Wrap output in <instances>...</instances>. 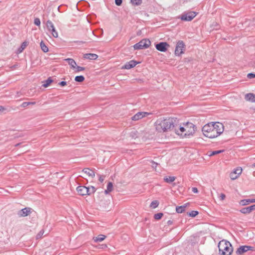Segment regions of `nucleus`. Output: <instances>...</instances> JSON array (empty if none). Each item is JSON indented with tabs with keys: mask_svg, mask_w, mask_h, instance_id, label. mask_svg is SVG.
Returning <instances> with one entry per match:
<instances>
[{
	"mask_svg": "<svg viewBox=\"0 0 255 255\" xmlns=\"http://www.w3.org/2000/svg\"><path fill=\"white\" fill-rule=\"evenodd\" d=\"M185 45L184 43L182 40H179L176 44L175 54L176 55L180 56L184 53L183 49L185 48Z\"/></svg>",
	"mask_w": 255,
	"mask_h": 255,
	"instance_id": "7",
	"label": "nucleus"
},
{
	"mask_svg": "<svg viewBox=\"0 0 255 255\" xmlns=\"http://www.w3.org/2000/svg\"><path fill=\"white\" fill-rule=\"evenodd\" d=\"M74 42L77 43H85V42H84L83 41H74Z\"/></svg>",
	"mask_w": 255,
	"mask_h": 255,
	"instance_id": "55",
	"label": "nucleus"
},
{
	"mask_svg": "<svg viewBox=\"0 0 255 255\" xmlns=\"http://www.w3.org/2000/svg\"><path fill=\"white\" fill-rule=\"evenodd\" d=\"M163 214L162 213H158L154 215V219L156 220H159L163 217Z\"/></svg>",
	"mask_w": 255,
	"mask_h": 255,
	"instance_id": "35",
	"label": "nucleus"
},
{
	"mask_svg": "<svg viewBox=\"0 0 255 255\" xmlns=\"http://www.w3.org/2000/svg\"><path fill=\"white\" fill-rule=\"evenodd\" d=\"M202 131L206 137L214 138L223 133L224 126L219 122H211L204 125L202 128Z\"/></svg>",
	"mask_w": 255,
	"mask_h": 255,
	"instance_id": "1",
	"label": "nucleus"
},
{
	"mask_svg": "<svg viewBox=\"0 0 255 255\" xmlns=\"http://www.w3.org/2000/svg\"><path fill=\"white\" fill-rule=\"evenodd\" d=\"M224 151V150H215V151H208V155L209 156H214L215 155L221 153Z\"/></svg>",
	"mask_w": 255,
	"mask_h": 255,
	"instance_id": "30",
	"label": "nucleus"
},
{
	"mask_svg": "<svg viewBox=\"0 0 255 255\" xmlns=\"http://www.w3.org/2000/svg\"><path fill=\"white\" fill-rule=\"evenodd\" d=\"M253 203H254V199H243L239 202L240 204L242 206H246Z\"/></svg>",
	"mask_w": 255,
	"mask_h": 255,
	"instance_id": "18",
	"label": "nucleus"
},
{
	"mask_svg": "<svg viewBox=\"0 0 255 255\" xmlns=\"http://www.w3.org/2000/svg\"><path fill=\"white\" fill-rule=\"evenodd\" d=\"M242 168L240 167H237L234 171L230 174V177L232 179H237L239 175L242 173Z\"/></svg>",
	"mask_w": 255,
	"mask_h": 255,
	"instance_id": "12",
	"label": "nucleus"
},
{
	"mask_svg": "<svg viewBox=\"0 0 255 255\" xmlns=\"http://www.w3.org/2000/svg\"><path fill=\"white\" fill-rule=\"evenodd\" d=\"M141 114L142 116L144 115V117L149 115V113L147 112H141Z\"/></svg>",
	"mask_w": 255,
	"mask_h": 255,
	"instance_id": "53",
	"label": "nucleus"
},
{
	"mask_svg": "<svg viewBox=\"0 0 255 255\" xmlns=\"http://www.w3.org/2000/svg\"><path fill=\"white\" fill-rule=\"evenodd\" d=\"M197 15L195 11H189L183 13L180 16V19L182 21H191Z\"/></svg>",
	"mask_w": 255,
	"mask_h": 255,
	"instance_id": "6",
	"label": "nucleus"
},
{
	"mask_svg": "<svg viewBox=\"0 0 255 255\" xmlns=\"http://www.w3.org/2000/svg\"><path fill=\"white\" fill-rule=\"evenodd\" d=\"M107 189L109 191H112L113 190V184L112 182H109L107 185Z\"/></svg>",
	"mask_w": 255,
	"mask_h": 255,
	"instance_id": "38",
	"label": "nucleus"
},
{
	"mask_svg": "<svg viewBox=\"0 0 255 255\" xmlns=\"http://www.w3.org/2000/svg\"><path fill=\"white\" fill-rule=\"evenodd\" d=\"M254 203H255V199H254Z\"/></svg>",
	"mask_w": 255,
	"mask_h": 255,
	"instance_id": "60",
	"label": "nucleus"
},
{
	"mask_svg": "<svg viewBox=\"0 0 255 255\" xmlns=\"http://www.w3.org/2000/svg\"><path fill=\"white\" fill-rule=\"evenodd\" d=\"M186 132L184 133V137L193 135L195 131V126L191 123L187 122L185 124Z\"/></svg>",
	"mask_w": 255,
	"mask_h": 255,
	"instance_id": "5",
	"label": "nucleus"
},
{
	"mask_svg": "<svg viewBox=\"0 0 255 255\" xmlns=\"http://www.w3.org/2000/svg\"><path fill=\"white\" fill-rule=\"evenodd\" d=\"M101 247L100 248H101V249H105V248H107V245H106V244H103V245H101Z\"/></svg>",
	"mask_w": 255,
	"mask_h": 255,
	"instance_id": "51",
	"label": "nucleus"
},
{
	"mask_svg": "<svg viewBox=\"0 0 255 255\" xmlns=\"http://www.w3.org/2000/svg\"><path fill=\"white\" fill-rule=\"evenodd\" d=\"M247 77L249 79H252L255 78V73H250L248 74Z\"/></svg>",
	"mask_w": 255,
	"mask_h": 255,
	"instance_id": "43",
	"label": "nucleus"
},
{
	"mask_svg": "<svg viewBox=\"0 0 255 255\" xmlns=\"http://www.w3.org/2000/svg\"><path fill=\"white\" fill-rule=\"evenodd\" d=\"M77 191L79 195H87V187L85 186H79L77 187Z\"/></svg>",
	"mask_w": 255,
	"mask_h": 255,
	"instance_id": "14",
	"label": "nucleus"
},
{
	"mask_svg": "<svg viewBox=\"0 0 255 255\" xmlns=\"http://www.w3.org/2000/svg\"><path fill=\"white\" fill-rule=\"evenodd\" d=\"M151 45V42L149 39H143L139 42L136 43L133 45V48L135 50H140L146 49L148 48Z\"/></svg>",
	"mask_w": 255,
	"mask_h": 255,
	"instance_id": "4",
	"label": "nucleus"
},
{
	"mask_svg": "<svg viewBox=\"0 0 255 255\" xmlns=\"http://www.w3.org/2000/svg\"><path fill=\"white\" fill-rule=\"evenodd\" d=\"M245 99L247 101L255 103V94L253 93H248L245 95Z\"/></svg>",
	"mask_w": 255,
	"mask_h": 255,
	"instance_id": "17",
	"label": "nucleus"
},
{
	"mask_svg": "<svg viewBox=\"0 0 255 255\" xmlns=\"http://www.w3.org/2000/svg\"><path fill=\"white\" fill-rule=\"evenodd\" d=\"M253 248L254 247L249 246H241L238 248L236 253L237 254H242L250 250L253 251Z\"/></svg>",
	"mask_w": 255,
	"mask_h": 255,
	"instance_id": "10",
	"label": "nucleus"
},
{
	"mask_svg": "<svg viewBox=\"0 0 255 255\" xmlns=\"http://www.w3.org/2000/svg\"><path fill=\"white\" fill-rule=\"evenodd\" d=\"M28 45V42L27 41H24L23 42L20 46L17 49V53H20L22 52V51L26 47V46Z\"/></svg>",
	"mask_w": 255,
	"mask_h": 255,
	"instance_id": "19",
	"label": "nucleus"
},
{
	"mask_svg": "<svg viewBox=\"0 0 255 255\" xmlns=\"http://www.w3.org/2000/svg\"><path fill=\"white\" fill-rule=\"evenodd\" d=\"M60 86L63 87L67 85V82L66 81H61L58 84Z\"/></svg>",
	"mask_w": 255,
	"mask_h": 255,
	"instance_id": "46",
	"label": "nucleus"
},
{
	"mask_svg": "<svg viewBox=\"0 0 255 255\" xmlns=\"http://www.w3.org/2000/svg\"><path fill=\"white\" fill-rule=\"evenodd\" d=\"M218 248L220 255H231L233 252L231 244L227 241H220L218 244Z\"/></svg>",
	"mask_w": 255,
	"mask_h": 255,
	"instance_id": "3",
	"label": "nucleus"
},
{
	"mask_svg": "<svg viewBox=\"0 0 255 255\" xmlns=\"http://www.w3.org/2000/svg\"><path fill=\"white\" fill-rule=\"evenodd\" d=\"M32 209L29 207H25L18 211L17 215L19 217H26L31 213Z\"/></svg>",
	"mask_w": 255,
	"mask_h": 255,
	"instance_id": "9",
	"label": "nucleus"
},
{
	"mask_svg": "<svg viewBox=\"0 0 255 255\" xmlns=\"http://www.w3.org/2000/svg\"><path fill=\"white\" fill-rule=\"evenodd\" d=\"M174 128L176 133L184 137V133L186 132L185 124H184V127L180 126L178 130H177L176 127Z\"/></svg>",
	"mask_w": 255,
	"mask_h": 255,
	"instance_id": "15",
	"label": "nucleus"
},
{
	"mask_svg": "<svg viewBox=\"0 0 255 255\" xmlns=\"http://www.w3.org/2000/svg\"><path fill=\"white\" fill-rule=\"evenodd\" d=\"M44 233L43 230H41L36 236V239L38 240L40 239Z\"/></svg>",
	"mask_w": 255,
	"mask_h": 255,
	"instance_id": "40",
	"label": "nucleus"
},
{
	"mask_svg": "<svg viewBox=\"0 0 255 255\" xmlns=\"http://www.w3.org/2000/svg\"><path fill=\"white\" fill-rule=\"evenodd\" d=\"M159 205V202L157 200H154L152 201L150 205V207L154 209L156 208Z\"/></svg>",
	"mask_w": 255,
	"mask_h": 255,
	"instance_id": "36",
	"label": "nucleus"
},
{
	"mask_svg": "<svg viewBox=\"0 0 255 255\" xmlns=\"http://www.w3.org/2000/svg\"><path fill=\"white\" fill-rule=\"evenodd\" d=\"M220 200H224L226 198V195L224 193H221L220 196Z\"/></svg>",
	"mask_w": 255,
	"mask_h": 255,
	"instance_id": "47",
	"label": "nucleus"
},
{
	"mask_svg": "<svg viewBox=\"0 0 255 255\" xmlns=\"http://www.w3.org/2000/svg\"><path fill=\"white\" fill-rule=\"evenodd\" d=\"M76 72H79V71H84L85 69V67H81V66H77L76 67Z\"/></svg>",
	"mask_w": 255,
	"mask_h": 255,
	"instance_id": "42",
	"label": "nucleus"
},
{
	"mask_svg": "<svg viewBox=\"0 0 255 255\" xmlns=\"http://www.w3.org/2000/svg\"><path fill=\"white\" fill-rule=\"evenodd\" d=\"M115 4L117 6H121L123 2V0H115Z\"/></svg>",
	"mask_w": 255,
	"mask_h": 255,
	"instance_id": "44",
	"label": "nucleus"
},
{
	"mask_svg": "<svg viewBox=\"0 0 255 255\" xmlns=\"http://www.w3.org/2000/svg\"><path fill=\"white\" fill-rule=\"evenodd\" d=\"M106 238V236L104 235H99L97 237H94L93 238V241L95 243L102 242Z\"/></svg>",
	"mask_w": 255,
	"mask_h": 255,
	"instance_id": "21",
	"label": "nucleus"
},
{
	"mask_svg": "<svg viewBox=\"0 0 255 255\" xmlns=\"http://www.w3.org/2000/svg\"><path fill=\"white\" fill-rule=\"evenodd\" d=\"M65 60L68 62L69 65H70L71 68L72 69H74L76 68V66L77 64L75 61L72 58H67L65 59Z\"/></svg>",
	"mask_w": 255,
	"mask_h": 255,
	"instance_id": "20",
	"label": "nucleus"
},
{
	"mask_svg": "<svg viewBox=\"0 0 255 255\" xmlns=\"http://www.w3.org/2000/svg\"><path fill=\"white\" fill-rule=\"evenodd\" d=\"M50 32H51L52 36L55 37V38H57L58 37V32H57V31L56 30L55 28H54V29L52 30H50L49 31Z\"/></svg>",
	"mask_w": 255,
	"mask_h": 255,
	"instance_id": "39",
	"label": "nucleus"
},
{
	"mask_svg": "<svg viewBox=\"0 0 255 255\" xmlns=\"http://www.w3.org/2000/svg\"><path fill=\"white\" fill-rule=\"evenodd\" d=\"M96 191V188L91 186V187H87V192L88 193L87 195H91L92 194L94 193Z\"/></svg>",
	"mask_w": 255,
	"mask_h": 255,
	"instance_id": "28",
	"label": "nucleus"
},
{
	"mask_svg": "<svg viewBox=\"0 0 255 255\" xmlns=\"http://www.w3.org/2000/svg\"><path fill=\"white\" fill-rule=\"evenodd\" d=\"M253 175L255 176V171L253 172Z\"/></svg>",
	"mask_w": 255,
	"mask_h": 255,
	"instance_id": "59",
	"label": "nucleus"
},
{
	"mask_svg": "<svg viewBox=\"0 0 255 255\" xmlns=\"http://www.w3.org/2000/svg\"><path fill=\"white\" fill-rule=\"evenodd\" d=\"M40 45V47H41L42 50L44 52H47L48 51V48L45 45V44L44 43V42L43 41H41Z\"/></svg>",
	"mask_w": 255,
	"mask_h": 255,
	"instance_id": "31",
	"label": "nucleus"
},
{
	"mask_svg": "<svg viewBox=\"0 0 255 255\" xmlns=\"http://www.w3.org/2000/svg\"><path fill=\"white\" fill-rule=\"evenodd\" d=\"M167 224L168 226H170L173 224V222L171 220H169L167 221Z\"/></svg>",
	"mask_w": 255,
	"mask_h": 255,
	"instance_id": "52",
	"label": "nucleus"
},
{
	"mask_svg": "<svg viewBox=\"0 0 255 255\" xmlns=\"http://www.w3.org/2000/svg\"><path fill=\"white\" fill-rule=\"evenodd\" d=\"M35 104H36L35 102H23L22 103V104L21 105V107H22L23 108H26L29 105H34Z\"/></svg>",
	"mask_w": 255,
	"mask_h": 255,
	"instance_id": "33",
	"label": "nucleus"
},
{
	"mask_svg": "<svg viewBox=\"0 0 255 255\" xmlns=\"http://www.w3.org/2000/svg\"><path fill=\"white\" fill-rule=\"evenodd\" d=\"M199 214V212L197 211H192L191 212L188 213V215L189 217H195Z\"/></svg>",
	"mask_w": 255,
	"mask_h": 255,
	"instance_id": "37",
	"label": "nucleus"
},
{
	"mask_svg": "<svg viewBox=\"0 0 255 255\" xmlns=\"http://www.w3.org/2000/svg\"><path fill=\"white\" fill-rule=\"evenodd\" d=\"M83 172L88 174L89 176L94 177L95 176V172L92 170L88 168H84L83 169Z\"/></svg>",
	"mask_w": 255,
	"mask_h": 255,
	"instance_id": "22",
	"label": "nucleus"
},
{
	"mask_svg": "<svg viewBox=\"0 0 255 255\" xmlns=\"http://www.w3.org/2000/svg\"><path fill=\"white\" fill-rule=\"evenodd\" d=\"M130 2L133 5L138 6L142 3V0H130Z\"/></svg>",
	"mask_w": 255,
	"mask_h": 255,
	"instance_id": "34",
	"label": "nucleus"
},
{
	"mask_svg": "<svg viewBox=\"0 0 255 255\" xmlns=\"http://www.w3.org/2000/svg\"><path fill=\"white\" fill-rule=\"evenodd\" d=\"M175 176H166L164 177V181L168 183H170L175 180Z\"/></svg>",
	"mask_w": 255,
	"mask_h": 255,
	"instance_id": "25",
	"label": "nucleus"
},
{
	"mask_svg": "<svg viewBox=\"0 0 255 255\" xmlns=\"http://www.w3.org/2000/svg\"><path fill=\"white\" fill-rule=\"evenodd\" d=\"M188 203H187L188 204ZM187 207V204L183 206H177L176 207V211L177 213H182L185 210V208Z\"/></svg>",
	"mask_w": 255,
	"mask_h": 255,
	"instance_id": "24",
	"label": "nucleus"
},
{
	"mask_svg": "<svg viewBox=\"0 0 255 255\" xmlns=\"http://www.w3.org/2000/svg\"><path fill=\"white\" fill-rule=\"evenodd\" d=\"M34 23L36 26H40V20L39 18H35L34 19Z\"/></svg>",
	"mask_w": 255,
	"mask_h": 255,
	"instance_id": "41",
	"label": "nucleus"
},
{
	"mask_svg": "<svg viewBox=\"0 0 255 255\" xmlns=\"http://www.w3.org/2000/svg\"><path fill=\"white\" fill-rule=\"evenodd\" d=\"M84 58L90 60H96L98 58V55L94 53H86L83 56Z\"/></svg>",
	"mask_w": 255,
	"mask_h": 255,
	"instance_id": "16",
	"label": "nucleus"
},
{
	"mask_svg": "<svg viewBox=\"0 0 255 255\" xmlns=\"http://www.w3.org/2000/svg\"><path fill=\"white\" fill-rule=\"evenodd\" d=\"M46 27L48 31L52 30L55 28V27L52 22V21L50 20H48L46 23Z\"/></svg>",
	"mask_w": 255,
	"mask_h": 255,
	"instance_id": "29",
	"label": "nucleus"
},
{
	"mask_svg": "<svg viewBox=\"0 0 255 255\" xmlns=\"http://www.w3.org/2000/svg\"><path fill=\"white\" fill-rule=\"evenodd\" d=\"M6 109L2 106H0V112H3V111H5Z\"/></svg>",
	"mask_w": 255,
	"mask_h": 255,
	"instance_id": "50",
	"label": "nucleus"
},
{
	"mask_svg": "<svg viewBox=\"0 0 255 255\" xmlns=\"http://www.w3.org/2000/svg\"><path fill=\"white\" fill-rule=\"evenodd\" d=\"M192 191L194 193H198L199 191L197 189V188L196 187H192Z\"/></svg>",
	"mask_w": 255,
	"mask_h": 255,
	"instance_id": "49",
	"label": "nucleus"
},
{
	"mask_svg": "<svg viewBox=\"0 0 255 255\" xmlns=\"http://www.w3.org/2000/svg\"><path fill=\"white\" fill-rule=\"evenodd\" d=\"M143 117H144V115L142 116L141 112H138L135 115H134L132 118L131 119L133 121H137L139 119H141Z\"/></svg>",
	"mask_w": 255,
	"mask_h": 255,
	"instance_id": "27",
	"label": "nucleus"
},
{
	"mask_svg": "<svg viewBox=\"0 0 255 255\" xmlns=\"http://www.w3.org/2000/svg\"><path fill=\"white\" fill-rule=\"evenodd\" d=\"M140 62H137L135 60H132L128 62H127L123 67L122 69H130L135 67L137 64L140 63Z\"/></svg>",
	"mask_w": 255,
	"mask_h": 255,
	"instance_id": "11",
	"label": "nucleus"
},
{
	"mask_svg": "<svg viewBox=\"0 0 255 255\" xmlns=\"http://www.w3.org/2000/svg\"><path fill=\"white\" fill-rule=\"evenodd\" d=\"M155 46L157 50L161 52H166L170 46L166 42H160L156 44Z\"/></svg>",
	"mask_w": 255,
	"mask_h": 255,
	"instance_id": "8",
	"label": "nucleus"
},
{
	"mask_svg": "<svg viewBox=\"0 0 255 255\" xmlns=\"http://www.w3.org/2000/svg\"><path fill=\"white\" fill-rule=\"evenodd\" d=\"M214 23H215V26H216L217 27L216 29H219V27H220L219 25L216 22H215Z\"/></svg>",
	"mask_w": 255,
	"mask_h": 255,
	"instance_id": "54",
	"label": "nucleus"
},
{
	"mask_svg": "<svg viewBox=\"0 0 255 255\" xmlns=\"http://www.w3.org/2000/svg\"><path fill=\"white\" fill-rule=\"evenodd\" d=\"M106 203H104L103 201H101L100 206L103 207V209L105 211L109 210V204L110 203V201H106Z\"/></svg>",
	"mask_w": 255,
	"mask_h": 255,
	"instance_id": "23",
	"label": "nucleus"
},
{
	"mask_svg": "<svg viewBox=\"0 0 255 255\" xmlns=\"http://www.w3.org/2000/svg\"><path fill=\"white\" fill-rule=\"evenodd\" d=\"M85 80V77L83 75L77 76L75 78V81L77 82L81 83Z\"/></svg>",
	"mask_w": 255,
	"mask_h": 255,
	"instance_id": "32",
	"label": "nucleus"
},
{
	"mask_svg": "<svg viewBox=\"0 0 255 255\" xmlns=\"http://www.w3.org/2000/svg\"><path fill=\"white\" fill-rule=\"evenodd\" d=\"M253 167H255V163L254 164H253L252 165Z\"/></svg>",
	"mask_w": 255,
	"mask_h": 255,
	"instance_id": "58",
	"label": "nucleus"
},
{
	"mask_svg": "<svg viewBox=\"0 0 255 255\" xmlns=\"http://www.w3.org/2000/svg\"><path fill=\"white\" fill-rule=\"evenodd\" d=\"M254 210H255V204L249 207L243 208L240 209V212L244 214H249Z\"/></svg>",
	"mask_w": 255,
	"mask_h": 255,
	"instance_id": "13",
	"label": "nucleus"
},
{
	"mask_svg": "<svg viewBox=\"0 0 255 255\" xmlns=\"http://www.w3.org/2000/svg\"><path fill=\"white\" fill-rule=\"evenodd\" d=\"M151 163H152V165H151V166H152V167L153 168H155H155H156V167H157V166L158 164H157L156 162H154V161H153V160H151Z\"/></svg>",
	"mask_w": 255,
	"mask_h": 255,
	"instance_id": "45",
	"label": "nucleus"
},
{
	"mask_svg": "<svg viewBox=\"0 0 255 255\" xmlns=\"http://www.w3.org/2000/svg\"><path fill=\"white\" fill-rule=\"evenodd\" d=\"M53 80L51 77H49L47 80L44 81L42 86L44 88L48 87L52 82Z\"/></svg>",
	"mask_w": 255,
	"mask_h": 255,
	"instance_id": "26",
	"label": "nucleus"
},
{
	"mask_svg": "<svg viewBox=\"0 0 255 255\" xmlns=\"http://www.w3.org/2000/svg\"><path fill=\"white\" fill-rule=\"evenodd\" d=\"M20 144H21V143H18L16 144L15 146H18Z\"/></svg>",
	"mask_w": 255,
	"mask_h": 255,
	"instance_id": "57",
	"label": "nucleus"
},
{
	"mask_svg": "<svg viewBox=\"0 0 255 255\" xmlns=\"http://www.w3.org/2000/svg\"><path fill=\"white\" fill-rule=\"evenodd\" d=\"M111 192V191H109L108 190V189H107L106 190H105V193L106 194H108L109 192Z\"/></svg>",
	"mask_w": 255,
	"mask_h": 255,
	"instance_id": "56",
	"label": "nucleus"
},
{
	"mask_svg": "<svg viewBox=\"0 0 255 255\" xmlns=\"http://www.w3.org/2000/svg\"><path fill=\"white\" fill-rule=\"evenodd\" d=\"M104 176L99 175V180L102 183L104 180Z\"/></svg>",
	"mask_w": 255,
	"mask_h": 255,
	"instance_id": "48",
	"label": "nucleus"
},
{
	"mask_svg": "<svg viewBox=\"0 0 255 255\" xmlns=\"http://www.w3.org/2000/svg\"><path fill=\"white\" fill-rule=\"evenodd\" d=\"M178 121L176 118L169 117L168 118L158 119L155 122L156 130L158 132H165L171 130L177 127Z\"/></svg>",
	"mask_w": 255,
	"mask_h": 255,
	"instance_id": "2",
	"label": "nucleus"
}]
</instances>
